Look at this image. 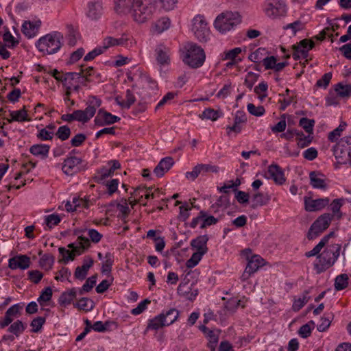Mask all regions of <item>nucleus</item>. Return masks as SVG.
<instances>
[{"label":"nucleus","mask_w":351,"mask_h":351,"mask_svg":"<svg viewBox=\"0 0 351 351\" xmlns=\"http://www.w3.org/2000/svg\"><path fill=\"white\" fill-rule=\"evenodd\" d=\"M341 244H332L328 245L324 251L317 256L318 262L314 264L317 274L325 271L331 267L339 256Z\"/></svg>","instance_id":"1"},{"label":"nucleus","mask_w":351,"mask_h":351,"mask_svg":"<svg viewBox=\"0 0 351 351\" xmlns=\"http://www.w3.org/2000/svg\"><path fill=\"white\" fill-rule=\"evenodd\" d=\"M63 36L58 32H53L41 37L36 43L38 49L47 54L56 53L62 47Z\"/></svg>","instance_id":"2"},{"label":"nucleus","mask_w":351,"mask_h":351,"mask_svg":"<svg viewBox=\"0 0 351 351\" xmlns=\"http://www.w3.org/2000/svg\"><path fill=\"white\" fill-rule=\"evenodd\" d=\"M205 60V52L200 46L195 43L189 44L186 53L182 58L184 64L192 69H197L204 64Z\"/></svg>","instance_id":"3"},{"label":"nucleus","mask_w":351,"mask_h":351,"mask_svg":"<svg viewBox=\"0 0 351 351\" xmlns=\"http://www.w3.org/2000/svg\"><path fill=\"white\" fill-rule=\"evenodd\" d=\"M241 21L239 12H226L217 16L214 22V26L220 32L225 33L239 24Z\"/></svg>","instance_id":"4"},{"label":"nucleus","mask_w":351,"mask_h":351,"mask_svg":"<svg viewBox=\"0 0 351 351\" xmlns=\"http://www.w3.org/2000/svg\"><path fill=\"white\" fill-rule=\"evenodd\" d=\"M332 219V215L329 213L321 215L311 224L308 233L307 238L309 240H313L319 236L325 230H326Z\"/></svg>","instance_id":"5"},{"label":"nucleus","mask_w":351,"mask_h":351,"mask_svg":"<svg viewBox=\"0 0 351 351\" xmlns=\"http://www.w3.org/2000/svg\"><path fill=\"white\" fill-rule=\"evenodd\" d=\"M243 253L246 256L247 264L241 276V279L242 281H245L252 274H254L260 267L265 265V260L259 255H253L250 258L249 255L251 254L250 249L244 250Z\"/></svg>","instance_id":"6"},{"label":"nucleus","mask_w":351,"mask_h":351,"mask_svg":"<svg viewBox=\"0 0 351 351\" xmlns=\"http://www.w3.org/2000/svg\"><path fill=\"white\" fill-rule=\"evenodd\" d=\"M192 30L199 41L206 42L209 39L210 30L203 16L197 15L193 18Z\"/></svg>","instance_id":"7"},{"label":"nucleus","mask_w":351,"mask_h":351,"mask_svg":"<svg viewBox=\"0 0 351 351\" xmlns=\"http://www.w3.org/2000/svg\"><path fill=\"white\" fill-rule=\"evenodd\" d=\"M265 14L273 19L284 16L287 13L285 3L280 0H267L265 3Z\"/></svg>","instance_id":"8"},{"label":"nucleus","mask_w":351,"mask_h":351,"mask_svg":"<svg viewBox=\"0 0 351 351\" xmlns=\"http://www.w3.org/2000/svg\"><path fill=\"white\" fill-rule=\"evenodd\" d=\"M330 202L328 197L313 199L311 197H304V208L308 212L320 210L326 207Z\"/></svg>","instance_id":"9"},{"label":"nucleus","mask_w":351,"mask_h":351,"mask_svg":"<svg viewBox=\"0 0 351 351\" xmlns=\"http://www.w3.org/2000/svg\"><path fill=\"white\" fill-rule=\"evenodd\" d=\"M82 162L80 158L73 156H68L64 161L62 169L66 175H73V173L81 170L79 167Z\"/></svg>","instance_id":"10"},{"label":"nucleus","mask_w":351,"mask_h":351,"mask_svg":"<svg viewBox=\"0 0 351 351\" xmlns=\"http://www.w3.org/2000/svg\"><path fill=\"white\" fill-rule=\"evenodd\" d=\"M333 154L339 164H346L351 157V149L339 142L333 147Z\"/></svg>","instance_id":"11"},{"label":"nucleus","mask_w":351,"mask_h":351,"mask_svg":"<svg viewBox=\"0 0 351 351\" xmlns=\"http://www.w3.org/2000/svg\"><path fill=\"white\" fill-rule=\"evenodd\" d=\"M102 12V0H90L88 3L86 15L90 19H98L101 16Z\"/></svg>","instance_id":"12"},{"label":"nucleus","mask_w":351,"mask_h":351,"mask_svg":"<svg viewBox=\"0 0 351 351\" xmlns=\"http://www.w3.org/2000/svg\"><path fill=\"white\" fill-rule=\"evenodd\" d=\"M108 164L110 165V168L103 167L98 171L99 176L95 177L97 182H101L106 178L111 176L115 170L119 169L121 167V164L116 160H110Z\"/></svg>","instance_id":"13"},{"label":"nucleus","mask_w":351,"mask_h":351,"mask_svg":"<svg viewBox=\"0 0 351 351\" xmlns=\"http://www.w3.org/2000/svg\"><path fill=\"white\" fill-rule=\"evenodd\" d=\"M90 246L89 239L84 236H79L75 242L69 243L68 247L71 249L77 255H81Z\"/></svg>","instance_id":"14"},{"label":"nucleus","mask_w":351,"mask_h":351,"mask_svg":"<svg viewBox=\"0 0 351 351\" xmlns=\"http://www.w3.org/2000/svg\"><path fill=\"white\" fill-rule=\"evenodd\" d=\"M247 121L246 114L244 111L238 110L236 112L234 119V124L232 125H228L226 128L228 134H230V132L235 133H240L242 127L241 123H245Z\"/></svg>","instance_id":"15"},{"label":"nucleus","mask_w":351,"mask_h":351,"mask_svg":"<svg viewBox=\"0 0 351 351\" xmlns=\"http://www.w3.org/2000/svg\"><path fill=\"white\" fill-rule=\"evenodd\" d=\"M268 173L276 184L282 185L285 182L284 171L277 164L273 163L268 167Z\"/></svg>","instance_id":"16"},{"label":"nucleus","mask_w":351,"mask_h":351,"mask_svg":"<svg viewBox=\"0 0 351 351\" xmlns=\"http://www.w3.org/2000/svg\"><path fill=\"white\" fill-rule=\"evenodd\" d=\"M173 164L174 161L172 157L163 158L154 168V173L157 177L161 178L171 168Z\"/></svg>","instance_id":"17"},{"label":"nucleus","mask_w":351,"mask_h":351,"mask_svg":"<svg viewBox=\"0 0 351 351\" xmlns=\"http://www.w3.org/2000/svg\"><path fill=\"white\" fill-rule=\"evenodd\" d=\"M324 174L319 171H311L309 173L310 184L314 189L326 190L328 187Z\"/></svg>","instance_id":"18"},{"label":"nucleus","mask_w":351,"mask_h":351,"mask_svg":"<svg viewBox=\"0 0 351 351\" xmlns=\"http://www.w3.org/2000/svg\"><path fill=\"white\" fill-rule=\"evenodd\" d=\"M208 239L207 234L199 236L191 241V246L193 249L197 250V252H202L204 255L208 250L206 245Z\"/></svg>","instance_id":"19"},{"label":"nucleus","mask_w":351,"mask_h":351,"mask_svg":"<svg viewBox=\"0 0 351 351\" xmlns=\"http://www.w3.org/2000/svg\"><path fill=\"white\" fill-rule=\"evenodd\" d=\"M40 24L41 22L40 21H36L35 23L25 21L22 25L21 31L26 37L31 38L36 36Z\"/></svg>","instance_id":"20"},{"label":"nucleus","mask_w":351,"mask_h":351,"mask_svg":"<svg viewBox=\"0 0 351 351\" xmlns=\"http://www.w3.org/2000/svg\"><path fill=\"white\" fill-rule=\"evenodd\" d=\"M137 0H114V10L119 14H127L132 11Z\"/></svg>","instance_id":"21"},{"label":"nucleus","mask_w":351,"mask_h":351,"mask_svg":"<svg viewBox=\"0 0 351 351\" xmlns=\"http://www.w3.org/2000/svg\"><path fill=\"white\" fill-rule=\"evenodd\" d=\"M156 60L160 65L169 64L170 62L169 49L167 47L160 45L156 49Z\"/></svg>","instance_id":"22"},{"label":"nucleus","mask_w":351,"mask_h":351,"mask_svg":"<svg viewBox=\"0 0 351 351\" xmlns=\"http://www.w3.org/2000/svg\"><path fill=\"white\" fill-rule=\"evenodd\" d=\"M50 146L46 144H34L29 148V152L40 159H46L48 157Z\"/></svg>","instance_id":"23"},{"label":"nucleus","mask_w":351,"mask_h":351,"mask_svg":"<svg viewBox=\"0 0 351 351\" xmlns=\"http://www.w3.org/2000/svg\"><path fill=\"white\" fill-rule=\"evenodd\" d=\"M77 293L75 288H71L69 291L62 292L58 298L59 304L63 306L69 305L76 298Z\"/></svg>","instance_id":"24"},{"label":"nucleus","mask_w":351,"mask_h":351,"mask_svg":"<svg viewBox=\"0 0 351 351\" xmlns=\"http://www.w3.org/2000/svg\"><path fill=\"white\" fill-rule=\"evenodd\" d=\"M165 326H167L166 324L165 315L163 314H159L153 319H149L146 330H157Z\"/></svg>","instance_id":"25"},{"label":"nucleus","mask_w":351,"mask_h":351,"mask_svg":"<svg viewBox=\"0 0 351 351\" xmlns=\"http://www.w3.org/2000/svg\"><path fill=\"white\" fill-rule=\"evenodd\" d=\"M75 120L82 123L88 122L93 116V109L86 108L84 110H76L73 111Z\"/></svg>","instance_id":"26"},{"label":"nucleus","mask_w":351,"mask_h":351,"mask_svg":"<svg viewBox=\"0 0 351 351\" xmlns=\"http://www.w3.org/2000/svg\"><path fill=\"white\" fill-rule=\"evenodd\" d=\"M11 119H8L9 123L12 121H29L31 119L28 117V114L27 113V110H25V106L23 107V109L16 111H10V112Z\"/></svg>","instance_id":"27"},{"label":"nucleus","mask_w":351,"mask_h":351,"mask_svg":"<svg viewBox=\"0 0 351 351\" xmlns=\"http://www.w3.org/2000/svg\"><path fill=\"white\" fill-rule=\"evenodd\" d=\"M128 39L124 37L119 38H114L111 36H108L104 39L103 45L106 47V49L112 46H128Z\"/></svg>","instance_id":"28"},{"label":"nucleus","mask_w":351,"mask_h":351,"mask_svg":"<svg viewBox=\"0 0 351 351\" xmlns=\"http://www.w3.org/2000/svg\"><path fill=\"white\" fill-rule=\"evenodd\" d=\"M223 115L220 110H216L210 108H206L199 117L201 119H210L213 121H217L219 117Z\"/></svg>","instance_id":"29"},{"label":"nucleus","mask_w":351,"mask_h":351,"mask_svg":"<svg viewBox=\"0 0 351 351\" xmlns=\"http://www.w3.org/2000/svg\"><path fill=\"white\" fill-rule=\"evenodd\" d=\"M269 200V198L267 195H265L263 193L260 192L256 193L254 194L252 197V204L251 205V208L256 209L259 206L266 205Z\"/></svg>","instance_id":"30"},{"label":"nucleus","mask_w":351,"mask_h":351,"mask_svg":"<svg viewBox=\"0 0 351 351\" xmlns=\"http://www.w3.org/2000/svg\"><path fill=\"white\" fill-rule=\"evenodd\" d=\"M73 306L80 310H83L87 312L91 311L94 308L95 304L90 298H82L77 302L74 303Z\"/></svg>","instance_id":"31"},{"label":"nucleus","mask_w":351,"mask_h":351,"mask_svg":"<svg viewBox=\"0 0 351 351\" xmlns=\"http://www.w3.org/2000/svg\"><path fill=\"white\" fill-rule=\"evenodd\" d=\"M55 258L52 254H45L40 258L39 265L46 271L50 270L54 263Z\"/></svg>","instance_id":"32"},{"label":"nucleus","mask_w":351,"mask_h":351,"mask_svg":"<svg viewBox=\"0 0 351 351\" xmlns=\"http://www.w3.org/2000/svg\"><path fill=\"white\" fill-rule=\"evenodd\" d=\"M97 275L95 274L87 278L86 282L82 285L78 291L80 295H83L84 293L90 292L93 287L96 285Z\"/></svg>","instance_id":"33"},{"label":"nucleus","mask_w":351,"mask_h":351,"mask_svg":"<svg viewBox=\"0 0 351 351\" xmlns=\"http://www.w3.org/2000/svg\"><path fill=\"white\" fill-rule=\"evenodd\" d=\"M3 40L5 43L3 45L9 49H14L19 44V41L12 35L8 28L3 34Z\"/></svg>","instance_id":"34"},{"label":"nucleus","mask_w":351,"mask_h":351,"mask_svg":"<svg viewBox=\"0 0 351 351\" xmlns=\"http://www.w3.org/2000/svg\"><path fill=\"white\" fill-rule=\"evenodd\" d=\"M58 251L60 254L62 256V258L58 261L60 263L66 264L69 261H73L75 256H77L74 252L66 250L64 247H59Z\"/></svg>","instance_id":"35"},{"label":"nucleus","mask_w":351,"mask_h":351,"mask_svg":"<svg viewBox=\"0 0 351 351\" xmlns=\"http://www.w3.org/2000/svg\"><path fill=\"white\" fill-rule=\"evenodd\" d=\"M305 28V23L302 22L300 20H296L291 23H289L283 27V29H291L292 35L295 36L296 34L303 30Z\"/></svg>","instance_id":"36"},{"label":"nucleus","mask_w":351,"mask_h":351,"mask_svg":"<svg viewBox=\"0 0 351 351\" xmlns=\"http://www.w3.org/2000/svg\"><path fill=\"white\" fill-rule=\"evenodd\" d=\"M105 258L106 261L102 263L101 266V273L109 276L114 262L113 257L110 252H108L106 254Z\"/></svg>","instance_id":"37"},{"label":"nucleus","mask_w":351,"mask_h":351,"mask_svg":"<svg viewBox=\"0 0 351 351\" xmlns=\"http://www.w3.org/2000/svg\"><path fill=\"white\" fill-rule=\"evenodd\" d=\"M335 90L341 97H348L351 95V85H343L339 82L335 86Z\"/></svg>","instance_id":"38"},{"label":"nucleus","mask_w":351,"mask_h":351,"mask_svg":"<svg viewBox=\"0 0 351 351\" xmlns=\"http://www.w3.org/2000/svg\"><path fill=\"white\" fill-rule=\"evenodd\" d=\"M348 285V276L346 274L337 276L335 280V289L337 291L343 290Z\"/></svg>","instance_id":"39"},{"label":"nucleus","mask_w":351,"mask_h":351,"mask_svg":"<svg viewBox=\"0 0 351 351\" xmlns=\"http://www.w3.org/2000/svg\"><path fill=\"white\" fill-rule=\"evenodd\" d=\"M315 123V121L314 119H309L306 117H302L299 121V125L309 134H313Z\"/></svg>","instance_id":"40"},{"label":"nucleus","mask_w":351,"mask_h":351,"mask_svg":"<svg viewBox=\"0 0 351 351\" xmlns=\"http://www.w3.org/2000/svg\"><path fill=\"white\" fill-rule=\"evenodd\" d=\"M315 326V322L311 320L309 321L306 324L302 325L298 330V335L306 339L308 337L312 332V330Z\"/></svg>","instance_id":"41"},{"label":"nucleus","mask_w":351,"mask_h":351,"mask_svg":"<svg viewBox=\"0 0 351 351\" xmlns=\"http://www.w3.org/2000/svg\"><path fill=\"white\" fill-rule=\"evenodd\" d=\"M160 314L165 315L166 324L167 326H169L177 320L179 316V311L175 308H172L165 313L162 312Z\"/></svg>","instance_id":"42"},{"label":"nucleus","mask_w":351,"mask_h":351,"mask_svg":"<svg viewBox=\"0 0 351 351\" xmlns=\"http://www.w3.org/2000/svg\"><path fill=\"white\" fill-rule=\"evenodd\" d=\"M26 328L25 325L21 320H17L10 325L8 331L16 337H19Z\"/></svg>","instance_id":"43"},{"label":"nucleus","mask_w":351,"mask_h":351,"mask_svg":"<svg viewBox=\"0 0 351 351\" xmlns=\"http://www.w3.org/2000/svg\"><path fill=\"white\" fill-rule=\"evenodd\" d=\"M347 124L346 122H341L340 125L333 130L332 132H330L328 134V138L331 142H335L337 141V137L341 136V133L342 131H343L346 127Z\"/></svg>","instance_id":"44"},{"label":"nucleus","mask_w":351,"mask_h":351,"mask_svg":"<svg viewBox=\"0 0 351 351\" xmlns=\"http://www.w3.org/2000/svg\"><path fill=\"white\" fill-rule=\"evenodd\" d=\"M170 23V19L169 18H161L156 22L155 29L158 33H162L169 27Z\"/></svg>","instance_id":"45"},{"label":"nucleus","mask_w":351,"mask_h":351,"mask_svg":"<svg viewBox=\"0 0 351 351\" xmlns=\"http://www.w3.org/2000/svg\"><path fill=\"white\" fill-rule=\"evenodd\" d=\"M201 175L206 176L209 173H217L219 171V167L211 164H199Z\"/></svg>","instance_id":"46"},{"label":"nucleus","mask_w":351,"mask_h":351,"mask_svg":"<svg viewBox=\"0 0 351 351\" xmlns=\"http://www.w3.org/2000/svg\"><path fill=\"white\" fill-rule=\"evenodd\" d=\"M106 50V47H104V45L102 47H96L85 56L84 60L86 62L93 60L97 56L102 54Z\"/></svg>","instance_id":"47"},{"label":"nucleus","mask_w":351,"mask_h":351,"mask_svg":"<svg viewBox=\"0 0 351 351\" xmlns=\"http://www.w3.org/2000/svg\"><path fill=\"white\" fill-rule=\"evenodd\" d=\"M23 308V303L15 304L6 311L5 315H7L10 318H13V317H18L21 315V310H22Z\"/></svg>","instance_id":"48"},{"label":"nucleus","mask_w":351,"mask_h":351,"mask_svg":"<svg viewBox=\"0 0 351 351\" xmlns=\"http://www.w3.org/2000/svg\"><path fill=\"white\" fill-rule=\"evenodd\" d=\"M204 256L202 252H194L191 258L186 261V266L187 268H193L195 267L199 262L201 261L202 256Z\"/></svg>","instance_id":"49"},{"label":"nucleus","mask_w":351,"mask_h":351,"mask_svg":"<svg viewBox=\"0 0 351 351\" xmlns=\"http://www.w3.org/2000/svg\"><path fill=\"white\" fill-rule=\"evenodd\" d=\"M45 322L46 318L45 317H37L33 319L30 324V326L32 327V331L33 332H40Z\"/></svg>","instance_id":"50"},{"label":"nucleus","mask_w":351,"mask_h":351,"mask_svg":"<svg viewBox=\"0 0 351 351\" xmlns=\"http://www.w3.org/2000/svg\"><path fill=\"white\" fill-rule=\"evenodd\" d=\"M332 77V74L331 72L325 73L321 79L317 81L315 86L317 88L326 89L330 84Z\"/></svg>","instance_id":"51"},{"label":"nucleus","mask_w":351,"mask_h":351,"mask_svg":"<svg viewBox=\"0 0 351 351\" xmlns=\"http://www.w3.org/2000/svg\"><path fill=\"white\" fill-rule=\"evenodd\" d=\"M207 338L208 339L207 347L210 351H215L219 341V334H215L214 331H209Z\"/></svg>","instance_id":"52"},{"label":"nucleus","mask_w":351,"mask_h":351,"mask_svg":"<svg viewBox=\"0 0 351 351\" xmlns=\"http://www.w3.org/2000/svg\"><path fill=\"white\" fill-rule=\"evenodd\" d=\"M56 135L61 141L67 140L71 135V130L68 125H62L58 128Z\"/></svg>","instance_id":"53"},{"label":"nucleus","mask_w":351,"mask_h":351,"mask_svg":"<svg viewBox=\"0 0 351 351\" xmlns=\"http://www.w3.org/2000/svg\"><path fill=\"white\" fill-rule=\"evenodd\" d=\"M247 109L250 114L256 117H261L265 112V108L263 106H255L251 103L247 104Z\"/></svg>","instance_id":"54"},{"label":"nucleus","mask_w":351,"mask_h":351,"mask_svg":"<svg viewBox=\"0 0 351 351\" xmlns=\"http://www.w3.org/2000/svg\"><path fill=\"white\" fill-rule=\"evenodd\" d=\"M180 213L178 216V219L181 221H186V219L189 217L190 213L189 211L191 210V207L189 206L187 202H184L183 205L180 206Z\"/></svg>","instance_id":"55"},{"label":"nucleus","mask_w":351,"mask_h":351,"mask_svg":"<svg viewBox=\"0 0 351 351\" xmlns=\"http://www.w3.org/2000/svg\"><path fill=\"white\" fill-rule=\"evenodd\" d=\"M259 77V75L254 73L252 71H250L247 73L246 77L245 79L244 84L249 88L252 89L254 84L258 80Z\"/></svg>","instance_id":"56"},{"label":"nucleus","mask_w":351,"mask_h":351,"mask_svg":"<svg viewBox=\"0 0 351 351\" xmlns=\"http://www.w3.org/2000/svg\"><path fill=\"white\" fill-rule=\"evenodd\" d=\"M73 76H77L76 72H67L62 75L59 74L57 75L56 80L58 82H61L63 86H67L71 80H73Z\"/></svg>","instance_id":"57"},{"label":"nucleus","mask_w":351,"mask_h":351,"mask_svg":"<svg viewBox=\"0 0 351 351\" xmlns=\"http://www.w3.org/2000/svg\"><path fill=\"white\" fill-rule=\"evenodd\" d=\"M285 119H286L285 114H283L282 115H281L280 121L278 123H277L275 125H274L271 128V131L274 133L284 132L285 130L286 126H287Z\"/></svg>","instance_id":"58"},{"label":"nucleus","mask_w":351,"mask_h":351,"mask_svg":"<svg viewBox=\"0 0 351 351\" xmlns=\"http://www.w3.org/2000/svg\"><path fill=\"white\" fill-rule=\"evenodd\" d=\"M53 295L52 289L50 287H46L41 292L40 295L38 298V302L42 304V302H48L51 299Z\"/></svg>","instance_id":"59"},{"label":"nucleus","mask_w":351,"mask_h":351,"mask_svg":"<svg viewBox=\"0 0 351 351\" xmlns=\"http://www.w3.org/2000/svg\"><path fill=\"white\" fill-rule=\"evenodd\" d=\"M61 221L58 215L51 214L45 217V223L49 228H51L53 226L58 225Z\"/></svg>","instance_id":"60"},{"label":"nucleus","mask_w":351,"mask_h":351,"mask_svg":"<svg viewBox=\"0 0 351 351\" xmlns=\"http://www.w3.org/2000/svg\"><path fill=\"white\" fill-rule=\"evenodd\" d=\"M150 303V300L145 299L144 300L141 302L136 308H133L131 311V313L134 315H137L142 313L147 308V305L149 304Z\"/></svg>","instance_id":"61"},{"label":"nucleus","mask_w":351,"mask_h":351,"mask_svg":"<svg viewBox=\"0 0 351 351\" xmlns=\"http://www.w3.org/2000/svg\"><path fill=\"white\" fill-rule=\"evenodd\" d=\"M265 51V49L260 47L257 49L254 52L252 53L249 56L248 58L254 62H258L263 58Z\"/></svg>","instance_id":"62"},{"label":"nucleus","mask_w":351,"mask_h":351,"mask_svg":"<svg viewBox=\"0 0 351 351\" xmlns=\"http://www.w3.org/2000/svg\"><path fill=\"white\" fill-rule=\"evenodd\" d=\"M16 258L18 261V266L21 269H26L30 266V258L26 255H19L16 256Z\"/></svg>","instance_id":"63"},{"label":"nucleus","mask_w":351,"mask_h":351,"mask_svg":"<svg viewBox=\"0 0 351 351\" xmlns=\"http://www.w3.org/2000/svg\"><path fill=\"white\" fill-rule=\"evenodd\" d=\"M28 279L38 284L43 277V274L38 270H31L27 272Z\"/></svg>","instance_id":"64"}]
</instances>
